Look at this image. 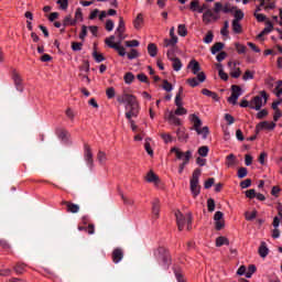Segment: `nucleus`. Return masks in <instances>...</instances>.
<instances>
[{
    "label": "nucleus",
    "mask_w": 282,
    "mask_h": 282,
    "mask_svg": "<svg viewBox=\"0 0 282 282\" xmlns=\"http://www.w3.org/2000/svg\"><path fill=\"white\" fill-rule=\"evenodd\" d=\"M276 128V123L274 122H269V121H262L260 123L257 124L256 129L257 131H273V129Z\"/></svg>",
    "instance_id": "obj_10"
},
{
    "label": "nucleus",
    "mask_w": 282,
    "mask_h": 282,
    "mask_svg": "<svg viewBox=\"0 0 282 282\" xmlns=\"http://www.w3.org/2000/svg\"><path fill=\"white\" fill-rule=\"evenodd\" d=\"M187 69H192V74L197 76V73L202 72V66H199V62L192 59L187 65Z\"/></svg>",
    "instance_id": "obj_15"
},
{
    "label": "nucleus",
    "mask_w": 282,
    "mask_h": 282,
    "mask_svg": "<svg viewBox=\"0 0 282 282\" xmlns=\"http://www.w3.org/2000/svg\"><path fill=\"white\" fill-rule=\"evenodd\" d=\"M243 17H245L243 11L237 10L234 14V18H235L234 21L240 22L242 21Z\"/></svg>",
    "instance_id": "obj_58"
},
{
    "label": "nucleus",
    "mask_w": 282,
    "mask_h": 282,
    "mask_svg": "<svg viewBox=\"0 0 282 282\" xmlns=\"http://www.w3.org/2000/svg\"><path fill=\"white\" fill-rule=\"evenodd\" d=\"M97 160L101 166H105V164H107V160H108L107 153H105L104 151H99L97 153Z\"/></svg>",
    "instance_id": "obj_28"
},
{
    "label": "nucleus",
    "mask_w": 282,
    "mask_h": 282,
    "mask_svg": "<svg viewBox=\"0 0 282 282\" xmlns=\"http://www.w3.org/2000/svg\"><path fill=\"white\" fill-rule=\"evenodd\" d=\"M213 39H215L213 31H208L203 41H204V43H206L208 45V44L213 43Z\"/></svg>",
    "instance_id": "obj_47"
},
{
    "label": "nucleus",
    "mask_w": 282,
    "mask_h": 282,
    "mask_svg": "<svg viewBox=\"0 0 282 282\" xmlns=\"http://www.w3.org/2000/svg\"><path fill=\"white\" fill-rule=\"evenodd\" d=\"M273 28L274 26L272 25V22L268 21L267 24H265V28L258 35V39H261L262 36H264V34H270V32H272Z\"/></svg>",
    "instance_id": "obj_27"
},
{
    "label": "nucleus",
    "mask_w": 282,
    "mask_h": 282,
    "mask_svg": "<svg viewBox=\"0 0 282 282\" xmlns=\"http://www.w3.org/2000/svg\"><path fill=\"white\" fill-rule=\"evenodd\" d=\"M13 82L18 91H23V84L19 74H13Z\"/></svg>",
    "instance_id": "obj_22"
},
{
    "label": "nucleus",
    "mask_w": 282,
    "mask_h": 282,
    "mask_svg": "<svg viewBox=\"0 0 282 282\" xmlns=\"http://www.w3.org/2000/svg\"><path fill=\"white\" fill-rule=\"evenodd\" d=\"M260 10V8L257 9L254 17L259 23H263V21H265V15L263 13H258Z\"/></svg>",
    "instance_id": "obj_51"
},
{
    "label": "nucleus",
    "mask_w": 282,
    "mask_h": 282,
    "mask_svg": "<svg viewBox=\"0 0 282 282\" xmlns=\"http://www.w3.org/2000/svg\"><path fill=\"white\" fill-rule=\"evenodd\" d=\"M56 3L61 10H67L69 8V0H57Z\"/></svg>",
    "instance_id": "obj_42"
},
{
    "label": "nucleus",
    "mask_w": 282,
    "mask_h": 282,
    "mask_svg": "<svg viewBox=\"0 0 282 282\" xmlns=\"http://www.w3.org/2000/svg\"><path fill=\"white\" fill-rule=\"evenodd\" d=\"M247 175H248V169L240 167L238 170V177H239V180H243V177H246Z\"/></svg>",
    "instance_id": "obj_60"
},
{
    "label": "nucleus",
    "mask_w": 282,
    "mask_h": 282,
    "mask_svg": "<svg viewBox=\"0 0 282 282\" xmlns=\"http://www.w3.org/2000/svg\"><path fill=\"white\" fill-rule=\"evenodd\" d=\"M281 224H282V213H280V215L279 216H275L274 218H273V228H279V226H281Z\"/></svg>",
    "instance_id": "obj_49"
},
{
    "label": "nucleus",
    "mask_w": 282,
    "mask_h": 282,
    "mask_svg": "<svg viewBox=\"0 0 282 282\" xmlns=\"http://www.w3.org/2000/svg\"><path fill=\"white\" fill-rule=\"evenodd\" d=\"M106 96L109 100H111V98H116V88L115 87H109L106 90Z\"/></svg>",
    "instance_id": "obj_48"
},
{
    "label": "nucleus",
    "mask_w": 282,
    "mask_h": 282,
    "mask_svg": "<svg viewBox=\"0 0 282 282\" xmlns=\"http://www.w3.org/2000/svg\"><path fill=\"white\" fill-rule=\"evenodd\" d=\"M268 104V94L265 90L260 91V96H256L250 100V109L260 111L261 107Z\"/></svg>",
    "instance_id": "obj_5"
},
{
    "label": "nucleus",
    "mask_w": 282,
    "mask_h": 282,
    "mask_svg": "<svg viewBox=\"0 0 282 282\" xmlns=\"http://www.w3.org/2000/svg\"><path fill=\"white\" fill-rule=\"evenodd\" d=\"M144 149L151 158H153V149L151 148V138L144 140Z\"/></svg>",
    "instance_id": "obj_30"
},
{
    "label": "nucleus",
    "mask_w": 282,
    "mask_h": 282,
    "mask_svg": "<svg viewBox=\"0 0 282 282\" xmlns=\"http://www.w3.org/2000/svg\"><path fill=\"white\" fill-rule=\"evenodd\" d=\"M202 94H203V96H207L208 98H213V100H219V97L217 96V94L208 90L207 88H204L202 90Z\"/></svg>",
    "instance_id": "obj_35"
},
{
    "label": "nucleus",
    "mask_w": 282,
    "mask_h": 282,
    "mask_svg": "<svg viewBox=\"0 0 282 282\" xmlns=\"http://www.w3.org/2000/svg\"><path fill=\"white\" fill-rule=\"evenodd\" d=\"M231 28H232L234 34H241V32H243V29L241 28V22L237 20H232Z\"/></svg>",
    "instance_id": "obj_20"
},
{
    "label": "nucleus",
    "mask_w": 282,
    "mask_h": 282,
    "mask_svg": "<svg viewBox=\"0 0 282 282\" xmlns=\"http://www.w3.org/2000/svg\"><path fill=\"white\" fill-rule=\"evenodd\" d=\"M113 50L118 52L119 56H127V51L124 50V46L117 44V46H113Z\"/></svg>",
    "instance_id": "obj_46"
},
{
    "label": "nucleus",
    "mask_w": 282,
    "mask_h": 282,
    "mask_svg": "<svg viewBox=\"0 0 282 282\" xmlns=\"http://www.w3.org/2000/svg\"><path fill=\"white\" fill-rule=\"evenodd\" d=\"M202 175V170L196 169L192 174V178L189 181V191L193 197H198L199 193H202V186H199V176Z\"/></svg>",
    "instance_id": "obj_2"
},
{
    "label": "nucleus",
    "mask_w": 282,
    "mask_h": 282,
    "mask_svg": "<svg viewBox=\"0 0 282 282\" xmlns=\"http://www.w3.org/2000/svg\"><path fill=\"white\" fill-rule=\"evenodd\" d=\"M124 31H126L124 20L122 18H119V24L116 32H124Z\"/></svg>",
    "instance_id": "obj_61"
},
{
    "label": "nucleus",
    "mask_w": 282,
    "mask_h": 282,
    "mask_svg": "<svg viewBox=\"0 0 282 282\" xmlns=\"http://www.w3.org/2000/svg\"><path fill=\"white\" fill-rule=\"evenodd\" d=\"M171 153H175L176 160H183L186 161V152H182L178 148H172Z\"/></svg>",
    "instance_id": "obj_25"
},
{
    "label": "nucleus",
    "mask_w": 282,
    "mask_h": 282,
    "mask_svg": "<svg viewBox=\"0 0 282 282\" xmlns=\"http://www.w3.org/2000/svg\"><path fill=\"white\" fill-rule=\"evenodd\" d=\"M172 67L174 69V72H180L182 69V67L184 66L182 64V61L180 58L176 57V59H172Z\"/></svg>",
    "instance_id": "obj_32"
},
{
    "label": "nucleus",
    "mask_w": 282,
    "mask_h": 282,
    "mask_svg": "<svg viewBox=\"0 0 282 282\" xmlns=\"http://www.w3.org/2000/svg\"><path fill=\"white\" fill-rule=\"evenodd\" d=\"M258 254H260L261 259H265V257L270 254V249L268 248V243H265V241H262L260 243V247L258 249Z\"/></svg>",
    "instance_id": "obj_14"
},
{
    "label": "nucleus",
    "mask_w": 282,
    "mask_h": 282,
    "mask_svg": "<svg viewBox=\"0 0 282 282\" xmlns=\"http://www.w3.org/2000/svg\"><path fill=\"white\" fill-rule=\"evenodd\" d=\"M93 57L95 58L96 63H102V61H105V56L96 51L93 53Z\"/></svg>",
    "instance_id": "obj_59"
},
{
    "label": "nucleus",
    "mask_w": 282,
    "mask_h": 282,
    "mask_svg": "<svg viewBox=\"0 0 282 282\" xmlns=\"http://www.w3.org/2000/svg\"><path fill=\"white\" fill-rule=\"evenodd\" d=\"M245 217L247 221H252L253 219H257V210L246 212Z\"/></svg>",
    "instance_id": "obj_43"
},
{
    "label": "nucleus",
    "mask_w": 282,
    "mask_h": 282,
    "mask_svg": "<svg viewBox=\"0 0 282 282\" xmlns=\"http://www.w3.org/2000/svg\"><path fill=\"white\" fill-rule=\"evenodd\" d=\"M175 217H176V224L178 226V230H184L185 227L187 228V230H191V224H193V215H191V213H187L184 216L182 212L176 210Z\"/></svg>",
    "instance_id": "obj_3"
},
{
    "label": "nucleus",
    "mask_w": 282,
    "mask_h": 282,
    "mask_svg": "<svg viewBox=\"0 0 282 282\" xmlns=\"http://www.w3.org/2000/svg\"><path fill=\"white\" fill-rule=\"evenodd\" d=\"M147 182H149L150 184H154L155 186H158V184H160V177L156 176L155 173H153V171H150L147 176H145Z\"/></svg>",
    "instance_id": "obj_18"
},
{
    "label": "nucleus",
    "mask_w": 282,
    "mask_h": 282,
    "mask_svg": "<svg viewBox=\"0 0 282 282\" xmlns=\"http://www.w3.org/2000/svg\"><path fill=\"white\" fill-rule=\"evenodd\" d=\"M228 28H230V23L228 21H225L224 28L220 30V34L223 36H228V34H229Z\"/></svg>",
    "instance_id": "obj_54"
},
{
    "label": "nucleus",
    "mask_w": 282,
    "mask_h": 282,
    "mask_svg": "<svg viewBox=\"0 0 282 282\" xmlns=\"http://www.w3.org/2000/svg\"><path fill=\"white\" fill-rule=\"evenodd\" d=\"M14 272H17L18 274H23V272H25V264L23 263H18L14 267Z\"/></svg>",
    "instance_id": "obj_53"
},
{
    "label": "nucleus",
    "mask_w": 282,
    "mask_h": 282,
    "mask_svg": "<svg viewBox=\"0 0 282 282\" xmlns=\"http://www.w3.org/2000/svg\"><path fill=\"white\" fill-rule=\"evenodd\" d=\"M188 113V110L184 108L183 106L177 107V109L174 111L175 116H186Z\"/></svg>",
    "instance_id": "obj_50"
},
{
    "label": "nucleus",
    "mask_w": 282,
    "mask_h": 282,
    "mask_svg": "<svg viewBox=\"0 0 282 282\" xmlns=\"http://www.w3.org/2000/svg\"><path fill=\"white\" fill-rule=\"evenodd\" d=\"M207 210H208L209 213H214V212H215V199L209 198V199L207 200Z\"/></svg>",
    "instance_id": "obj_57"
},
{
    "label": "nucleus",
    "mask_w": 282,
    "mask_h": 282,
    "mask_svg": "<svg viewBox=\"0 0 282 282\" xmlns=\"http://www.w3.org/2000/svg\"><path fill=\"white\" fill-rule=\"evenodd\" d=\"M152 215H153L154 219L160 218V199H158V198H155L152 202Z\"/></svg>",
    "instance_id": "obj_16"
},
{
    "label": "nucleus",
    "mask_w": 282,
    "mask_h": 282,
    "mask_svg": "<svg viewBox=\"0 0 282 282\" xmlns=\"http://www.w3.org/2000/svg\"><path fill=\"white\" fill-rule=\"evenodd\" d=\"M237 65H239V63H237V62L228 63V67H230L231 78H239V76H241V69L239 67H237Z\"/></svg>",
    "instance_id": "obj_11"
},
{
    "label": "nucleus",
    "mask_w": 282,
    "mask_h": 282,
    "mask_svg": "<svg viewBox=\"0 0 282 282\" xmlns=\"http://www.w3.org/2000/svg\"><path fill=\"white\" fill-rule=\"evenodd\" d=\"M230 241L228 240V238L220 236L218 238H216V247L217 248H221V246H229Z\"/></svg>",
    "instance_id": "obj_26"
},
{
    "label": "nucleus",
    "mask_w": 282,
    "mask_h": 282,
    "mask_svg": "<svg viewBox=\"0 0 282 282\" xmlns=\"http://www.w3.org/2000/svg\"><path fill=\"white\" fill-rule=\"evenodd\" d=\"M191 158H193V151L191 150H187L185 152V161L182 162L180 165H178V173L180 175H182L184 173V169H186L188 162H191Z\"/></svg>",
    "instance_id": "obj_12"
},
{
    "label": "nucleus",
    "mask_w": 282,
    "mask_h": 282,
    "mask_svg": "<svg viewBox=\"0 0 282 282\" xmlns=\"http://www.w3.org/2000/svg\"><path fill=\"white\" fill-rule=\"evenodd\" d=\"M84 160L89 169H94V153L89 145L84 147Z\"/></svg>",
    "instance_id": "obj_8"
},
{
    "label": "nucleus",
    "mask_w": 282,
    "mask_h": 282,
    "mask_svg": "<svg viewBox=\"0 0 282 282\" xmlns=\"http://www.w3.org/2000/svg\"><path fill=\"white\" fill-rule=\"evenodd\" d=\"M123 258H124V252L122 251V249L117 248L112 251L113 263H120Z\"/></svg>",
    "instance_id": "obj_13"
},
{
    "label": "nucleus",
    "mask_w": 282,
    "mask_h": 282,
    "mask_svg": "<svg viewBox=\"0 0 282 282\" xmlns=\"http://www.w3.org/2000/svg\"><path fill=\"white\" fill-rule=\"evenodd\" d=\"M275 96H282V82H279L275 87Z\"/></svg>",
    "instance_id": "obj_64"
},
{
    "label": "nucleus",
    "mask_w": 282,
    "mask_h": 282,
    "mask_svg": "<svg viewBox=\"0 0 282 282\" xmlns=\"http://www.w3.org/2000/svg\"><path fill=\"white\" fill-rule=\"evenodd\" d=\"M189 121L193 122L194 130L196 131L197 135H202L203 140H206L210 131L208 130V127L202 128V119H199L197 115H189Z\"/></svg>",
    "instance_id": "obj_4"
},
{
    "label": "nucleus",
    "mask_w": 282,
    "mask_h": 282,
    "mask_svg": "<svg viewBox=\"0 0 282 282\" xmlns=\"http://www.w3.org/2000/svg\"><path fill=\"white\" fill-rule=\"evenodd\" d=\"M74 21H75V24L76 23H83V21H84L83 9H80V8L76 9Z\"/></svg>",
    "instance_id": "obj_31"
},
{
    "label": "nucleus",
    "mask_w": 282,
    "mask_h": 282,
    "mask_svg": "<svg viewBox=\"0 0 282 282\" xmlns=\"http://www.w3.org/2000/svg\"><path fill=\"white\" fill-rule=\"evenodd\" d=\"M87 30H89V26L87 25L82 26V32L79 33L80 41H85V39L87 37Z\"/></svg>",
    "instance_id": "obj_55"
},
{
    "label": "nucleus",
    "mask_w": 282,
    "mask_h": 282,
    "mask_svg": "<svg viewBox=\"0 0 282 282\" xmlns=\"http://www.w3.org/2000/svg\"><path fill=\"white\" fill-rule=\"evenodd\" d=\"M175 52H177V47H171L167 50L166 56L169 61H175L177 57L175 56Z\"/></svg>",
    "instance_id": "obj_39"
},
{
    "label": "nucleus",
    "mask_w": 282,
    "mask_h": 282,
    "mask_svg": "<svg viewBox=\"0 0 282 282\" xmlns=\"http://www.w3.org/2000/svg\"><path fill=\"white\" fill-rule=\"evenodd\" d=\"M140 42L138 40L126 41V47H139Z\"/></svg>",
    "instance_id": "obj_56"
},
{
    "label": "nucleus",
    "mask_w": 282,
    "mask_h": 282,
    "mask_svg": "<svg viewBox=\"0 0 282 282\" xmlns=\"http://www.w3.org/2000/svg\"><path fill=\"white\" fill-rule=\"evenodd\" d=\"M148 54L151 58H155L158 56V45H155V43H150L148 45Z\"/></svg>",
    "instance_id": "obj_23"
},
{
    "label": "nucleus",
    "mask_w": 282,
    "mask_h": 282,
    "mask_svg": "<svg viewBox=\"0 0 282 282\" xmlns=\"http://www.w3.org/2000/svg\"><path fill=\"white\" fill-rule=\"evenodd\" d=\"M177 115H175L173 111H171L169 113L167 120L169 122H171L172 124H175L176 127H180V124H182V121L180 120V118L176 117Z\"/></svg>",
    "instance_id": "obj_24"
},
{
    "label": "nucleus",
    "mask_w": 282,
    "mask_h": 282,
    "mask_svg": "<svg viewBox=\"0 0 282 282\" xmlns=\"http://www.w3.org/2000/svg\"><path fill=\"white\" fill-rule=\"evenodd\" d=\"M113 41H116V36H115V35H111V36H109V37H107V39L105 40V43H106V45H108V47H111V48L113 50V46H115V47L118 46V44L113 43Z\"/></svg>",
    "instance_id": "obj_41"
},
{
    "label": "nucleus",
    "mask_w": 282,
    "mask_h": 282,
    "mask_svg": "<svg viewBox=\"0 0 282 282\" xmlns=\"http://www.w3.org/2000/svg\"><path fill=\"white\" fill-rule=\"evenodd\" d=\"M118 102L126 105V118H138L140 113V102H138V98L131 94H123L118 97Z\"/></svg>",
    "instance_id": "obj_1"
},
{
    "label": "nucleus",
    "mask_w": 282,
    "mask_h": 282,
    "mask_svg": "<svg viewBox=\"0 0 282 282\" xmlns=\"http://www.w3.org/2000/svg\"><path fill=\"white\" fill-rule=\"evenodd\" d=\"M134 78H135V76H133V73H127L123 77V80H124L126 85H131V83H133Z\"/></svg>",
    "instance_id": "obj_45"
},
{
    "label": "nucleus",
    "mask_w": 282,
    "mask_h": 282,
    "mask_svg": "<svg viewBox=\"0 0 282 282\" xmlns=\"http://www.w3.org/2000/svg\"><path fill=\"white\" fill-rule=\"evenodd\" d=\"M215 21H219V15L215 14L213 10L207 9L203 13V23H205V25H210V23H215Z\"/></svg>",
    "instance_id": "obj_7"
},
{
    "label": "nucleus",
    "mask_w": 282,
    "mask_h": 282,
    "mask_svg": "<svg viewBox=\"0 0 282 282\" xmlns=\"http://www.w3.org/2000/svg\"><path fill=\"white\" fill-rule=\"evenodd\" d=\"M254 272H257V267L254 264H250L246 273V279H252V274H254Z\"/></svg>",
    "instance_id": "obj_40"
},
{
    "label": "nucleus",
    "mask_w": 282,
    "mask_h": 282,
    "mask_svg": "<svg viewBox=\"0 0 282 282\" xmlns=\"http://www.w3.org/2000/svg\"><path fill=\"white\" fill-rule=\"evenodd\" d=\"M206 80V74L204 72H200L197 74V77H193L187 79V84L189 87H197L199 83H204Z\"/></svg>",
    "instance_id": "obj_9"
},
{
    "label": "nucleus",
    "mask_w": 282,
    "mask_h": 282,
    "mask_svg": "<svg viewBox=\"0 0 282 282\" xmlns=\"http://www.w3.org/2000/svg\"><path fill=\"white\" fill-rule=\"evenodd\" d=\"M236 50L238 54H246V45L243 44L236 43Z\"/></svg>",
    "instance_id": "obj_62"
},
{
    "label": "nucleus",
    "mask_w": 282,
    "mask_h": 282,
    "mask_svg": "<svg viewBox=\"0 0 282 282\" xmlns=\"http://www.w3.org/2000/svg\"><path fill=\"white\" fill-rule=\"evenodd\" d=\"M223 47H224V43H221V42L215 43V44L212 46V54L215 55V54H217L218 52H221Z\"/></svg>",
    "instance_id": "obj_38"
},
{
    "label": "nucleus",
    "mask_w": 282,
    "mask_h": 282,
    "mask_svg": "<svg viewBox=\"0 0 282 282\" xmlns=\"http://www.w3.org/2000/svg\"><path fill=\"white\" fill-rule=\"evenodd\" d=\"M178 39L177 37H171V39H165L163 42V47H176Z\"/></svg>",
    "instance_id": "obj_21"
},
{
    "label": "nucleus",
    "mask_w": 282,
    "mask_h": 282,
    "mask_svg": "<svg viewBox=\"0 0 282 282\" xmlns=\"http://www.w3.org/2000/svg\"><path fill=\"white\" fill-rule=\"evenodd\" d=\"M243 95V90L238 85L231 86V96L228 97V102L230 105H237V100H239V97Z\"/></svg>",
    "instance_id": "obj_6"
},
{
    "label": "nucleus",
    "mask_w": 282,
    "mask_h": 282,
    "mask_svg": "<svg viewBox=\"0 0 282 282\" xmlns=\"http://www.w3.org/2000/svg\"><path fill=\"white\" fill-rule=\"evenodd\" d=\"M138 56H140V53L135 48H132L130 51V53L128 54L129 61H133V59L138 58Z\"/></svg>",
    "instance_id": "obj_52"
},
{
    "label": "nucleus",
    "mask_w": 282,
    "mask_h": 282,
    "mask_svg": "<svg viewBox=\"0 0 282 282\" xmlns=\"http://www.w3.org/2000/svg\"><path fill=\"white\" fill-rule=\"evenodd\" d=\"M64 28H67L69 25L74 26L76 25V20L72 19V15H66L63 20Z\"/></svg>",
    "instance_id": "obj_34"
},
{
    "label": "nucleus",
    "mask_w": 282,
    "mask_h": 282,
    "mask_svg": "<svg viewBox=\"0 0 282 282\" xmlns=\"http://www.w3.org/2000/svg\"><path fill=\"white\" fill-rule=\"evenodd\" d=\"M63 204L67 208V213L76 214L80 210V206L78 204L69 203V202H63Z\"/></svg>",
    "instance_id": "obj_19"
},
{
    "label": "nucleus",
    "mask_w": 282,
    "mask_h": 282,
    "mask_svg": "<svg viewBox=\"0 0 282 282\" xmlns=\"http://www.w3.org/2000/svg\"><path fill=\"white\" fill-rule=\"evenodd\" d=\"M177 34H178V36H183V37L188 34V29H186L185 24H178Z\"/></svg>",
    "instance_id": "obj_37"
},
{
    "label": "nucleus",
    "mask_w": 282,
    "mask_h": 282,
    "mask_svg": "<svg viewBox=\"0 0 282 282\" xmlns=\"http://www.w3.org/2000/svg\"><path fill=\"white\" fill-rule=\"evenodd\" d=\"M208 145H203L198 149V155H200V158H206L208 155Z\"/></svg>",
    "instance_id": "obj_44"
},
{
    "label": "nucleus",
    "mask_w": 282,
    "mask_h": 282,
    "mask_svg": "<svg viewBox=\"0 0 282 282\" xmlns=\"http://www.w3.org/2000/svg\"><path fill=\"white\" fill-rule=\"evenodd\" d=\"M182 94H184V88L180 87L178 93L176 94L175 97V105L176 107H183V102H182Z\"/></svg>",
    "instance_id": "obj_36"
},
{
    "label": "nucleus",
    "mask_w": 282,
    "mask_h": 282,
    "mask_svg": "<svg viewBox=\"0 0 282 282\" xmlns=\"http://www.w3.org/2000/svg\"><path fill=\"white\" fill-rule=\"evenodd\" d=\"M142 25H144V15H142V13H139L133 20V28L134 30H142Z\"/></svg>",
    "instance_id": "obj_17"
},
{
    "label": "nucleus",
    "mask_w": 282,
    "mask_h": 282,
    "mask_svg": "<svg viewBox=\"0 0 282 282\" xmlns=\"http://www.w3.org/2000/svg\"><path fill=\"white\" fill-rule=\"evenodd\" d=\"M176 133L181 142H186L188 140V133H186L184 129H178Z\"/></svg>",
    "instance_id": "obj_33"
},
{
    "label": "nucleus",
    "mask_w": 282,
    "mask_h": 282,
    "mask_svg": "<svg viewBox=\"0 0 282 282\" xmlns=\"http://www.w3.org/2000/svg\"><path fill=\"white\" fill-rule=\"evenodd\" d=\"M214 221H215L216 230H221L226 226V223L224 220H214Z\"/></svg>",
    "instance_id": "obj_63"
},
{
    "label": "nucleus",
    "mask_w": 282,
    "mask_h": 282,
    "mask_svg": "<svg viewBox=\"0 0 282 282\" xmlns=\"http://www.w3.org/2000/svg\"><path fill=\"white\" fill-rule=\"evenodd\" d=\"M226 160V166H228V169H231V166H235V164H237V158H235V154L227 155Z\"/></svg>",
    "instance_id": "obj_29"
}]
</instances>
